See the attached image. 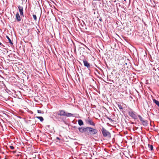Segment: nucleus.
Instances as JSON below:
<instances>
[{
    "instance_id": "f257e3e1",
    "label": "nucleus",
    "mask_w": 159,
    "mask_h": 159,
    "mask_svg": "<svg viewBox=\"0 0 159 159\" xmlns=\"http://www.w3.org/2000/svg\"><path fill=\"white\" fill-rule=\"evenodd\" d=\"M98 131L95 129L90 127H87L86 134L88 135H95L97 133Z\"/></svg>"
},
{
    "instance_id": "f03ea898",
    "label": "nucleus",
    "mask_w": 159,
    "mask_h": 159,
    "mask_svg": "<svg viewBox=\"0 0 159 159\" xmlns=\"http://www.w3.org/2000/svg\"><path fill=\"white\" fill-rule=\"evenodd\" d=\"M102 134L103 136L104 137H107L109 138H111V137L110 133L105 128L102 127L101 129Z\"/></svg>"
},
{
    "instance_id": "7ed1b4c3",
    "label": "nucleus",
    "mask_w": 159,
    "mask_h": 159,
    "mask_svg": "<svg viewBox=\"0 0 159 159\" xmlns=\"http://www.w3.org/2000/svg\"><path fill=\"white\" fill-rule=\"evenodd\" d=\"M128 114L131 117L135 120L137 119L136 113L133 111L131 109H130V111L128 112Z\"/></svg>"
},
{
    "instance_id": "20e7f679",
    "label": "nucleus",
    "mask_w": 159,
    "mask_h": 159,
    "mask_svg": "<svg viewBox=\"0 0 159 159\" xmlns=\"http://www.w3.org/2000/svg\"><path fill=\"white\" fill-rule=\"evenodd\" d=\"M83 61L84 66L85 67H87L89 70L90 72L91 69L89 63L87 61L85 60H84Z\"/></svg>"
},
{
    "instance_id": "39448f33",
    "label": "nucleus",
    "mask_w": 159,
    "mask_h": 159,
    "mask_svg": "<svg viewBox=\"0 0 159 159\" xmlns=\"http://www.w3.org/2000/svg\"><path fill=\"white\" fill-rule=\"evenodd\" d=\"M87 127H79L78 128L79 131L81 133H85L86 134L87 133Z\"/></svg>"
},
{
    "instance_id": "423d86ee",
    "label": "nucleus",
    "mask_w": 159,
    "mask_h": 159,
    "mask_svg": "<svg viewBox=\"0 0 159 159\" xmlns=\"http://www.w3.org/2000/svg\"><path fill=\"white\" fill-rule=\"evenodd\" d=\"M18 7L19 11L21 16V17L22 16L24 17L23 10V7L20 6V5H19L18 6Z\"/></svg>"
},
{
    "instance_id": "0eeeda50",
    "label": "nucleus",
    "mask_w": 159,
    "mask_h": 159,
    "mask_svg": "<svg viewBox=\"0 0 159 159\" xmlns=\"http://www.w3.org/2000/svg\"><path fill=\"white\" fill-rule=\"evenodd\" d=\"M66 114L65 111L63 110H59L57 114L58 116H65Z\"/></svg>"
},
{
    "instance_id": "6e6552de",
    "label": "nucleus",
    "mask_w": 159,
    "mask_h": 159,
    "mask_svg": "<svg viewBox=\"0 0 159 159\" xmlns=\"http://www.w3.org/2000/svg\"><path fill=\"white\" fill-rule=\"evenodd\" d=\"M86 123L89 125H92L93 126H95V124L93 121L91 120H86Z\"/></svg>"
},
{
    "instance_id": "1a4fd4ad",
    "label": "nucleus",
    "mask_w": 159,
    "mask_h": 159,
    "mask_svg": "<svg viewBox=\"0 0 159 159\" xmlns=\"http://www.w3.org/2000/svg\"><path fill=\"white\" fill-rule=\"evenodd\" d=\"M16 20L18 22H19L21 20V18L20 16L19 13L17 12L16 16Z\"/></svg>"
},
{
    "instance_id": "9d476101",
    "label": "nucleus",
    "mask_w": 159,
    "mask_h": 159,
    "mask_svg": "<svg viewBox=\"0 0 159 159\" xmlns=\"http://www.w3.org/2000/svg\"><path fill=\"white\" fill-rule=\"evenodd\" d=\"M142 122V124L145 127L147 126L148 125V121L147 120H144Z\"/></svg>"
},
{
    "instance_id": "9b49d317",
    "label": "nucleus",
    "mask_w": 159,
    "mask_h": 159,
    "mask_svg": "<svg viewBox=\"0 0 159 159\" xmlns=\"http://www.w3.org/2000/svg\"><path fill=\"white\" fill-rule=\"evenodd\" d=\"M74 114H72L70 113L66 112V114L65 116H66V117H71V116H74Z\"/></svg>"
},
{
    "instance_id": "f8f14e48",
    "label": "nucleus",
    "mask_w": 159,
    "mask_h": 159,
    "mask_svg": "<svg viewBox=\"0 0 159 159\" xmlns=\"http://www.w3.org/2000/svg\"><path fill=\"white\" fill-rule=\"evenodd\" d=\"M153 102L159 107V101L154 99H153Z\"/></svg>"
},
{
    "instance_id": "ddd939ff",
    "label": "nucleus",
    "mask_w": 159,
    "mask_h": 159,
    "mask_svg": "<svg viewBox=\"0 0 159 159\" xmlns=\"http://www.w3.org/2000/svg\"><path fill=\"white\" fill-rule=\"evenodd\" d=\"M78 124L80 126H82L84 125V122L81 119H79L78 120Z\"/></svg>"
},
{
    "instance_id": "4468645a",
    "label": "nucleus",
    "mask_w": 159,
    "mask_h": 159,
    "mask_svg": "<svg viewBox=\"0 0 159 159\" xmlns=\"http://www.w3.org/2000/svg\"><path fill=\"white\" fill-rule=\"evenodd\" d=\"M6 37L8 39L9 43L11 45H12L13 44V43L11 40L9 38V36L7 35H6Z\"/></svg>"
},
{
    "instance_id": "2eb2a0df",
    "label": "nucleus",
    "mask_w": 159,
    "mask_h": 159,
    "mask_svg": "<svg viewBox=\"0 0 159 159\" xmlns=\"http://www.w3.org/2000/svg\"><path fill=\"white\" fill-rule=\"evenodd\" d=\"M148 148H150L151 151H152L153 150V147L152 145H150L149 144H148Z\"/></svg>"
},
{
    "instance_id": "dca6fc26",
    "label": "nucleus",
    "mask_w": 159,
    "mask_h": 159,
    "mask_svg": "<svg viewBox=\"0 0 159 159\" xmlns=\"http://www.w3.org/2000/svg\"><path fill=\"white\" fill-rule=\"evenodd\" d=\"M35 117L39 119L41 122L43 121L44 120L42 116H36Z\"/></svg>"
},
{
    "instance_id": "f3484780",
    "label": "nucleus",
    "mask_w": 159,
    "mask_h": 159,
    "mask_svg": "<svg viewBox=\"0 0 159 159\" xmlns=\"http://www.w3.org/2000/svg\"><path fill=\"white\" fill-rule=\"evenodd\" d=\"M138 117L141 122H142L144 120L140 115H138Z\"/></svg>"
},
{
    "instance_id": "a211bd4d",
    "label": "nucleus",
    "mask_w": 159,
    "mask_h": 159,
    "mask_svg": "<svg viewBox=\"0 0 159 159\" xmlns=\"http://www.w3.org/2000/svg\"><path fill=\"white\" fill-rule=\"evenodd\" d=\"M33 17L34 20H35V21H36L37 20V18L36 16L35 15L33 14Z\"/></svg>"
},
{
    "instance_id": "6ab92c4d",
    "label": "nucleus",
    "mask_w": 159,
    "mask_h": 159,
    "mask_svg": "<svg viewBox=\"0 0 159 159\" xmlns=\"http://www.w3.org/2000/svg\"><path fill=\"white\" fill-rule=\"evenodd\" d=\"M105 116L108 119V120H111V121H112V122H113L114 121V120H113L112 119H111V118L108 117V116H107L106 115Z\"/></svg>"
},
{
    "instance_id": "aec40b11",
    "label": "nucleus",
    "mask_w": 159,
    "mask_h": 159,
    "mask_svg": "<svg viewBox=\"0 0 159 159\" xmlns=\"http://www.w3.org/2000/svg\"><path fill=\"white\" fill-rule=\"evenodd\" d=\"M118 106L120 109H123V107H122L121 105L120 104H118Z\"/></svg>"
},
{
    "instance_id": "412c9836",
    "label": "nucleus",
    "mask_w": 159,
    "mask_h": 159,
    "mask_svg": "<svg viewBox=\"0 0 159 159\" xmlns=\"http://www.w3.org/2000/svg\"><path fill=\"white\" fill-rule=\"evenodd\" d=\"M82 45H83L85 47V48H86L87 49H88L89 50H90V49H89V48L86 45H85V44H84L83 43H82Z\"/></svg>"
},
{
    "instance_id": "4be33fe9",
    "label": "nucleus",
    "mask_w": 159,
    "mask_h": 159,
    "mask_svg": "<svg viewBox=\"0 0 159 159\" xmlns=\"http://www.w3.org/2000/svg\"><path fill=\"white\" fill-rule=\"evenodd\" d=\"M10 148L12 150L14 149L15 148L14 147L12 146H10Z\"/></svg>"
},
{
    "instance_id": "5701e85b",
    "label": "nucleus",
    "mask_w": 159,
    "mask_h": 159,
    "mask_svg": "<svg viewBox=\"0 0 159 159\" xmlns=\"http://www.w3.org/2000/svg\"><path fill=\"white\" fill-rule=\"evenodd\" d=\"M5 90L6 92L7 93H8L9 92H10V91L9 89H7V88L6 89H5Z\"/></svg>"
},
{
    "instance_id": "b1692460",
    "label": "nucleus",
    "mask_w": 159,
    "mask_h": 159,
    "mask_svg": "<svg viewBox=\"0 0 159 159\" xmlns=\"http://www.w3.org/2000/svg\"><path fill=\"white\" fill-rule=\"evenodd\" d=\"M37 112L38 113H42V111H41V110H37Z\"/></svg>"
},
{
    "instance_id": "393cba45",
    "label": "nucleus",
    "mask_w": 159,
    "mask_h": 159,
    "mask_svg": "<svg viewBox=\"0 0 159 159\" xmlns=\"http://www.w3.org/2000/svg\"><path fill=\"white\" fill-rule=\"evenodd\" d=\"M130 64L129 62H125L124 64H125L126 65H129L128 64Z\"/></svg>"
},
{
    "instance_id": "a878e982",
    "label": "nucleus",
    "mask_w": 159,
    "mask_h": 159,
    "mask_svg": "<svg viewBox=\"0 0 159 159\" xmlns=\"http://www.w3.org/2000/svg\"><path fill=\"white\" fill-rule=\"evenodd\" d=\"M56 139L58 140H60L61 139L58 137H57Z\"/></svg>"
},
{
    "instance_id": "bb28decb",
    "label": "nucleus",
    "mask_w": 159,
    "mask_h": 159,
    "mask_svg": "<svg viewBox=\"0 0 159 159\" xmlns=\"http://www.w3.org/2000/svg\"><path fill=\"white\" fill-rule=\"evenodd\" d=\"M99 21H102V19L101 18H100L99 19Z\"/></svg>"
},
{
    "instance_id": "cd10ccee",
    "label": "nucleus",
    "mask_w": 159,
    "mask_h": 159,
    "mask_svg": "<svg viewBox=\"0 0 159 159\" xmlns=\"http://www.w3.org/2000/svg\"><path fill=\"white\" fill-rule=\"evenodd\" d=\"M73 128H75V129H76V128H77V127L75 126H74L73 127Z\"/></svg>"
},
{
    "instance_id": "c85d7f7f",
    "label": "nucleus",
    "mask_w": 159,
    "mask_h": 159,
    "mask_svg": "<svg viewBox=\"0 0 159 159\" xmlns=\"http://www.w3.org/2000/svg\"><path fill=\"white\" fill-rule=\"evenodd\" d=\"M1 46H2V47H5V46L4 45H3V44H2V45H1Z\"/></svg>"
},
{
    "instance_id": "c756f323",
    "label": "nucleus",
    "mask_w": 159,
    "mask_h": 159,
    "mask_svg": "<svg viewBox=\"0 0 159 159\" xmlns=\"http://www.w3.org/2000/svg\"><path fill=\"white\" fill-rule=\"evenodd\" d=\"M150 125L151 126H152V124L151 123H150Z\"/></svg>"
},
{
    "instance_id": "7c9ffc66",
    "label": "nucleus",
    "mask_w": 159,
    "mask_h": 159,
    "mask_svg": "<svg viewBox=\"0 0 159 159\" xmlns=\"http://www.w3.org/2000/svg\"><path fill=\"white\" fill-rule=\"evenodd\" d=\"M37 30L38 32H40V31L38 29H37Z\"/></svg>"
},
{
    "instance_id": "2f4dec72",
    "label": "nucleus",
    "mask_w": 159,
    "mask_h": 159,
    "mask_svg": "<svg viewBox=\"0 0 159 159\" xmlns=\"http://www.w3.org/2000/svg\"><path fill=\"white\" fill-rule=\"evenodd\" d=\"M2 45V43H1L0 42V45Z\"/></svg>"
},
{
    "instance_id": "473e14b6",
    "label": "nucleus",
    "mask_w": 159,
    "mask_h": 159,
    "mask_svg": "<svg viewBox=\"0 0 159 159\" xmlns=\"http://www.w3.org/2000/svg\"><path fill=\"white\" fill-rule=\"evenodd\" d=\"M127 60L128 61H129V60L128 59H127Z\"/></svg>"
},
{
    "instance_id": "72a5a7b5",
    "label": "nucleus",
    "mask_w": 159,
    "mask_h": 159,
    "mask_svg": "<svg viewBox=\"0 0 159 159\" xmlns=\"http://www.w3.org/2000/svg\"><path fill=\"white\" fill-rule=\"evenodd\" d=\"M75 50H76V48H75Z\"/></svg>"
},
{
    "instance_id": "f704fd0d",
    "label": "nucleus",
    "mask_w": 159,
    "mask_h": 159,
    "mask_svg": "<svg viewBox=\"0 0 159 159\" xmlns=\"http://www.w3.org/2000/svg\"><path fill=\"white\" fill-rule=\"evenodd\" d=\"M81 25L83 27V26L82 24H81Z\"/></svg>"
},
{
    "instance_id": "c9c22d12",
    "label": "nucleus",
    "mask_w": 159,
    "mask_h": 159,
    "mask_svg": "<svg viewBox=\"0 0 159 159\" xmlns=\"http://www.w3.org/2000/svg\"><path fill=\"white\" fill-rule=\"evenodd\" d=\"M132 124H134V122H133L132 123Z\"/></svg>"
},
{
    "instance_id": "e433bc0d",
    "label": "nucleus",
    "mask_w": 159,
    "mask_h": 159,
    "mask_svg": "<svg viewBox=\"0 0 159 159\" xmlns=\"http://www.w3.org/2000/svg\"><path fill=\"white\" fill-rule=\"evenodd\" d=\"M39 20H40V18H39Z\"/></svg>"
},
{
    "instance_id": "4c0bfd02",
    "label": "nucleus",
    "mask_w": 159,
    "mask_h": 159,
    "mask_svg": "<svg viewBox=\"0 0 159 159\" xmlns=\"http://www.w3.org/2000/svg\"><path fill=\"white\" fill-rule=\"evenodd\" d=\"M124 0L125 1V2L126 0Z\"/></svg>"
}]
</instances>
